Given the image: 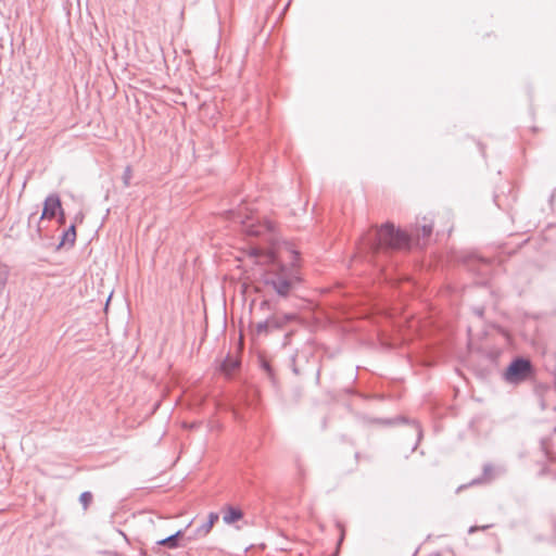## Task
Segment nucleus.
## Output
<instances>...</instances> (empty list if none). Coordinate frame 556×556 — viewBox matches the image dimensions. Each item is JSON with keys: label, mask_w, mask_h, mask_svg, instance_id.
<instances>
[{"label": "nucleus", "mask_w": 556, "mask_h": 556, "mask_svg": "<svg viewBox=\"0 0 556 556\" xmlns=\"http://www.w3.org/2000/svg\"><path fill=\"white\" fill-rule=\"evenodd\" d=\"M431 233V222L417 225L410 235L395 229L392 224L387 223L379 229L369 231L363 239V245L367 252L376 255L382 251L408 248L413 240L416 239L419 242L420 239L429 238Z\"/></svg>", "instance_id": "obj_1"}, {"label": "nucleus", "mask_w": 556, "mask_h": 556, "mask_svg": "<svg viewBox=\"0 0 556 556\" xmlns=\"http://www.w3.org/2000/svg\"><path fill=\"white\" fill-rule=\"evenodd\" d=\"M266 262L264 285L271 288L279 296H288L296 280L292 269L280 263L274 252L266 255Z\"/></svg>", "instance_id": "obj_2"}, {"label": "nucleus", "mask_w": 556, "mask_h": 556, "mask_svg": "<svg viewBox=\"0 0 556 556\" xmlns=\"http://www.w3.org/2000/svg\"><path fill=\"white\" fill-rule=\"evenodd\" d=\"M248 208L239 207L238 210L229 211V218L233 222L240 223L242 225L243 231L249 236H261L265 230H270L271 226L269 224L266 225H255L253 223V218L250 217L247 213Z\"/></svg>", "instance_id": "obj_3"}, {"label": "nucleus", "mask_w": 556, "mask_h": 556, "mask_svg": "<svg viewBox=\"0 0 556 556\" xmlns=\"http://www.w3.org/2000/svg\"><path fill=\"white\" fill-rule=\"evenodd\" d=\"M531 372V363L525 358H516L507 367L505 379L510 383H518L527 379Z\"/></svg>", "instance_id": "obj_4"}, {"label": "nucleus", "mask_w": 556, "mask_h": 556, "mask_svg": "<svg viewBox=\"0 0 556 556\" xmlns=\"http://www.w3.org/2000/svg\"><path fill=\"white\" fill-rule=\"evenodd\" d=\"M58 213H60V223H64V213L61 206L60 197L53 193L46 198L43 203V211L40 218L52 219L56 216Z\"/></svg>", "instance_id": "obj_5"}, {"label": "nucleus", "mask_w": 556, "mask_h": 556, "mask_svg": "<svg viewBox=\"0 0 556 556\" xmlns=\"http://www.w3.org/2000/svg\"><path fill=\"white\" fill-rule=\"evenodd\" d=\"M184 535V531L182 530H178L177 532L164 538V539H161L159 541H156V544L157 545H163V546H166L168 548H176L179 546V543H178V540Z\"/></svg>", "instance_id": "obj_6"}, {"label": "nucleus", "mask_w": 556, "mask_h": 556, "mask_svg": "<svg viewBox=\"0 0 556 556\" xmlns=\"http://www.w3.org/2000/svg\"><path fill=\"white\" fill-rule=\"evenodd\" d=\"M242 518V511L238 508H235L232 506H228L224 516H223V520L230 525L239 519Z\"/></svg>", "instance_id": "obj_7"}, {"label": "nucleus", "mask_w": 556, "mask_h": 556, "mask_svg": "<svg viewBox=\"0 0 556 556\" xmlns=\"http://www.w3.org/2000/svg\"><path fill=\"white\" fill-rule=\"evenodd\" d=\"M239 367V362L236 358L227 357L220 366L222 371L227 375L231 376L232 372Z\"/></svg>", "instance_id": "obj_8"}, {"label": "nucleus", "mask_w": 556, "mask_h": 556, "mask_svg": "<svg viewBox=\"0 0 556 556\" xmlns=\"http://www.w3.org/2000/svg\"><path fill=\"white\" fill-rule=\"evenodd\" d=\"M218 518L219 516L217 513H211L208 515V520L198 529L197 533L202 535L207 534Z\"/></svg>", "instance_id": "obj_9"}, {"label": "nucleus", "mask_w": 556, "mask_h": 556, "mask_svg": "<svg viewBox=\"0 0 556 556\" xmlns=\"http://www.w3.org/2000/svg\"><path fill=\"white\" fill-rule=\"evenodd\" d=\"M76 240V227L75 224H72L66 231H64L62 236L61 245H73Z\"/></svg>", "instance_id": "obj_10"}, {"label": "nucleus", "mask_w": 556, "mask_h": 556, "mask_svg": "<svg viewBox=\"0 0 556 556\" xmlns=\"http://www.w3.org/2000/svg\"><path fill=\"white\" fill-rule=\"evenodd\" d=\"M10 275L9 267L0 262V296L3 294Z\"/></svg>", "instance_id": "obj_11"}, {"label": "nucleus", "mask_w": 556, "mask_h": 556, "mask_svg": "<svg viewBox=\"0 0 556 556\" xmlns=\"http://www.w3.org/2000/svg\"><path fill=\"white\" fill-rule=\"evenodd\" d=\"M266 320L269 325L270 330L271 329H280V328H282V326L285 324L282 319H280L278 317H274V316Z\"/></svg>", "instance_id": "obj_12"}, {"label": "nucleus", "mask_w": 556, "mask_h": 556, "mask_svg": "<svg viewBox=\"0 0 556 556\" xmlns=\"http://www.w3.org/2000/svg\"><path fill=\"white\" fill-rule=\"evenodd\" d=\"M79 501H80L84 509H87V507L89 506V504L92 501V494L90 492H88V491L83 492L80 494Z\"/></svg>", "instance_id": "obj_13"}, {"label": "nucleus", "mask_w": 556, "mask_h": 556, "mask_svg": "<svg viewBox=\"0 0 556 556\" xmlns=\"http://www.w3.org/2000/svg\"><path fill=\"white\" fill-rule=\"evenodd\" d=\"M270 331L267 320L260 321L256 324V332L258 334H267Z\"/></svg>", "instance_id": "obj_14"}, {"label": "nucleus", "mask_w": 556, "mask_h": 556, "mask_svg": "<svg viewBox=\"0 0 556 556\" xmlns=\"http://www.w3.org/2000/svg\"><path fill=\"white\" fill-rule=\"evenodd\" d=\"M123 182L125 187H128L130 185V180L132 178V170L130 166H127L123 173Z\"/></svg>", "instance_id": "obj_15"}, {"label": "nucleus", "mask_w": 556, "mask_h": 556, "mask_svg": "<svg viewBox=\"0 0 556 556\" xmlns=\"http://www.w3.org/2000/svg\"><path fill=\"white\" fill-rule=\"evenodd\" d=\"M492 471H493V467L491 465H484V467H483V477H484V479H491L492 478Z\"/></svg>", "instance_id": "obj_16"}, {"label": "nucleus", "mask_w": 556, "mask_h": 556, "mask_svg": "<svg viewBox=\"0 0 556 556\" xmlns=\"http://www.w3.org/2000/svg\"><path fill=\"white\" fill-rule=\"evenodd\" d=\"M491 527H492V525H485V526H481V527L472 526V527L469 528L468 533L472 534V533H475V532H477L479 530H486V529H489Z\"/></svg>", "instance_id": "obj_17"}, {"label": "nucleus", "mask_w": 556, "mask_h": 556, "mask_svg": "<svg viewBox=\"0 0 556 556\" xmlns=\"http://www.w3.org/2000/svg\"><path fill=\"white\" fill-rule=\"evenodd\" d=\"M413 425H414V429H415L416 434H417V443H418L420 441L421 437H422V430H421L420 426L416 421H414Z\"/></svg>", "instance_id": "obj_18"}, {"label": "nucleus", "mask_w": 556, "mask_h": 556, "mask_svg": "<svg viewBox=\"0 0 556 556\" xmlns=\"http://www.w3.org/2000/svg\"><path fill=\"white\" fill-rule=\"evenodd\" d=\"M263 368L270 375V366L266 363V362H263Z\"/></svg>", "instance_id": "obj_19"}, {"label": "nucleus", "mask_w": 556, "mask_h": 556, "mask_svg": "<svg viewBox=\"0 0 556 556\" xmlns=\"http://www.w3.org/2000/svg\"><path fill=\"white\" fill-rule=\"evenodd\" d=\"M475 313H476L478 316H480V317H481V316L483 315V309H482V308H477V309L475 311Z\"/></svg>", "instance_id": "obj_20"}, {"label": "nucleus", "mask_w": 556, "mask_h": 556, "mask_svg": "<svg viewBox=\"0 0 556 556\" xmlns=\"http://www.w3.org/2000/svg\"><path fill=\"white\" fill-rule=\"evenodd\" d=\"M343 538H344V531L341 530V535H340V539H339V544L342 542Z\"/></svg>", "instance_id": "obj_21"}, {"label": "nucleus", "mask_w": 556, "mask_h": 556, "mask_svg": "<svg viewBox=\"0 0 556 556\" xmlns=\"http://www.w3.org/2000/svg\"><path fill=\"white\" fill-rule=\"evenodd\" d=\"M480 481H481V479H475V480L471 481L470 484H477V483H480Z\"/></svg>", "instance_id": "obj_22"}, {"label": "nucleus", "mask_w": 556, "mask_h": 556, "mask_svg": "<svg viewBox=\"0 0 556 556\" xmlns=\"http://www.w3.org/2000/svg\"><path fill=\"white\" fill-rule=\"evenodd\" d=\"M553 205H556V197H553Z\"/></svg>", "instance_id": "obj_23"}, {"label": "nucleus", "mask_w": 556, "mask_h": 556, "mask_svg": "<svg viewBox=\"0 0 556 556\" xmlns=\"http://www.w3.org/2000/svg\"><path fill=\"white\" fill-rule=\"evenodd\" d=\"M464 488H465V485L458 486L457 492H459Z\"/></svg>", "instance_id": "obj_24"}, {"label": "nucleus", "mask_w": 556, "mask_h": 556, "mask_svg": "<svg viewBox=\"0 0 556 556\" xmlns=\"http://www.w3.org/2000/svg\"><path fill=\"white\" fill-rule=\"evenodd\" d=\"M384 422H386V424H393V421H392V420H386Z\"/></svg>", "instance_id": "obj_25"}]
</instances>
